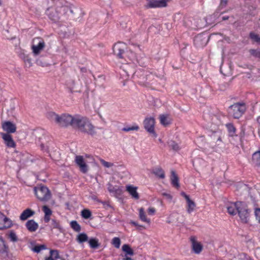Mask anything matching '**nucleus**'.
I'll return each instance as SVG.
<instances>
[{"label": "nucleus", "mask_w": 260, "mask_h": 260, "mask_svg": "<svg viewBox=\"0 0 260 260\" xmlns=\"http://www.w3.org/2000/svg\"><path fill=\"white\" fill-rule=\"evenodd\" d=\"M54 7H49L45 11V14L53 22L59 21L61 17L65 15L69 9V3L66 0H51Z\"/></svg>", "instance_id": "nucleus-1"}, {"label": "nucleus", "mask_w": 260, "mask_h": 260, "mask_svg": "<svg viewBox=\"0 0 260 260\" xmlns=\"http://www.w3.org/2000/svg\"><path fill=\"white\" fill-rule=\"evenodd\" d=\"M74 128L83 134L91 136H93L96 134V128L90 120L86 117L80 115H77Z\"/></svg>", "instance_id": "nucleus-2"}, {"label": "nucleus", "mask_w": 260, "mask_h": 260, "mask_svg": "<svg viewBox=\"0 0 260 260\" xmlns=\"http://www.w3.org/2000/svg\"><path fill=\"white\" fill-rule=\"evenodd\" d=\"M77 115H72L69 114H62L59 115L53 112L49 113L51 120L54 121L59 126L62 127L71 126L74 128Z\"/></svg>", "instance_id": "nucleus-3"}, {"label": "nucleus", "mask_w": 260, "mask_h": 260, "mask_svg": "<svg viewBox=\"0 0 260 260\" xmlns=\"http://www.w3.org/2000/svg\"><path fill=\"white\" fill-rule=\"evenodd\" d=\"M246 110L245 104L243 103H237L230 106L229 112L235 118H240Z\"/></svg>", "instance_id": "nucleus-4"}, {"label": "nucleus", "mask_w": 260, "mask_h": 260, "mask_svg": "<svg viewBox=\"0 0 260 260\" xmlns=\"http://www.w3.org/2000/svg\"><path fill=\"white\" fill-rule=\"evenodd\" d=\"M37 198L41 201H47L50 199L51 193L47 187L44 186H37L34 188Z\"/></svg>", "instance_id": "nucleus-5"}, {"label": "nucleus", "mask_w": 260, "mask_h": 260, "mask_svg": "<svg viewBox=\"0 0 260 260\" xmlns=\"http://www.w3.org/2000/svg\"><path fill=\"white\" fill-rule=\"evenodd\" d=\"M45 43L43 38L36 37L32 41L31 48L34 55H38L45 47Z\"/></svg>", "instance_id": "nucleus-6"}, {"label": "nucleus", "mask_w": 260, "mask_h": 260, "mask_svg": "<svg viewBox=\"0 0 260 260\" xmlns=\"http://www.w3.org/2000/svg\"><path fill=\"white\" fill-rule=\"evenodd\" d=\"M238 209V213L241 220L244 223H247L250 218V211L247 205L242 202L241 205L240 204Z\"/></svg>", "instance_id": "nucleus-7"}, {"label": "nucleus", "mask_w": 260, "mask_h": 260, "mask_svg": "<svg viewBox=\"0 0 260 260\" xmlns=\"http://www.w3.org/2000/svg\"><path fill=\"white\" fill-rule=\"evenodd\" d=\"M145 129L152 137L156 138L157 134L154 131L155 119L153 117H146L143 122Z\"/></svg>", "instance_id": "nucleus-8"}, {"label": "nucleus", "mask_w": 260, "mask_h": 260, "mask_svg": "<svg viewBox=\"0 0 260 260\" xmlns=\"http://www.w3.org/2000/svg\"><path fill=\"white\" fill-rule=\"evenodd\" d=\"M126 49V44L122 42H118L115 44L113 47L114 54L119 58L121 59L125 58Z\"/></svg>", "instance_id": "nucleus-9"}, {"label": "nucleus", "mask_w": 260, "mask_h": 260, "mask_svg": "<svg viewBox=\"0 0 260 260\" xmlns=\"http://www.w3.org/2000/svg\"><path fill=\"white\" fill-rule=\"evenodd\" d=\"M190 241L192 251L196 254H200L203 249L202 244L197 241L196 237L193 236L190 238Z\"/></svg>", "instance_id": "nucleus-10"}, {"label": "nucleus", "mask_w": 260, "mask_h": 260, "mask_svg": "<svg viewBox=\"0 0 260 260\" xmlns=\"http://www.w3.org/2000/svg\"><path fill=\"white\" fill-rule=\"evenodd\" d=\"M75 162L79 166L80 170L83 173H86L88 170V166L86 165L83 157L81 155H77L75 157Z\"/></svg>", "instance_id": "nucleus-11"}, {"label": "nucleus", "mask_w": 260, "mask_h": 260, "mask_svg": "<svg viewBox=\"0 0 260 260\" xmlns=\"http://www.w3.org/2000/svg\"><path fill=\"white\" fill-rule=\"evenodd\" d=\"M71 88L73 91L80 92L81 89L84 87L85 83L83 81L80 79L73 80L71 82Z\"/></svg>", "instance_id": "nucleus-12"}, {"label": "nucleus", "mask_w": 260, "mask_h": 260, "mask_svg": "<svg viewBox=\"0 0 260 260\" xmlns=\"http://www.w3.org/2000/svg\"><path fill=\"white\" fill-rule=\"evenodd\" d=\"M3 130L7 132L6 134L14 133L16 131V126L13 122L7 121L2 123Z\"/></svg>", "instance_id": "nucleus-13"}, {"label": "nucleus", "mask_w": 260, "mask_h": 260, "mask_svg": "<svg viewBox=\"0 0 260 260\" xmlns=\"http://www.w3.org/2000/svg\"><path fill=\"white\" fill-rule=\"evenodd\" d=\"M242 202H238L236 203H230L227 205L226 208L228 213L232 215H236L239 210L240 204L241 205Z\"/></svg>", "instance_id": "nucleus-14"}, {"label": "nucleus", "mask_w": 260, "mask_h": 260, "mask_svg": "<svg viewBox=\"0 0 260 260\" xmlns=\"http://www.w3.org/2000/svg\"><path fill=\"white\" fill-rule=\"evenodd\" d=\"M169 0H152L148 3L150 8L165 7Z\"/></svg>", "instance_id": "nucleus-15"}, {"label": "nucleus", "mask_w": 260, "mask_h": 260, "mask_svg": "<svg viewBox=\"0 0 260 260\" xmlns=\"http://www.w3.org/2000/svg\"><path fill=\"white\" fill-rule=\"evenodd\" d=\"M1 135L8 147H14L15 146V143L10 134L2 133Z\"/></svg>", "instance_id": "nucleus-16"}, {"label": "nucleus", "mask_w": 260, "mask_h": 260, "mask_svg": "<svg viewBox=\"0 0 260 260\" xmlns=\"http://www.w3.org/2000/svg\"><path fill=\"white\" fill-rule=\"evenodd\" d=\"M108 190L110 192L114 193V195L116 197L120 196L122 193V189L118 186H113L110 183L108 184Z\"/></svg>", "instance_id": "nucleus-17"}, {"label": "nucleus", "mask_w": 260, "mask_h": 260, "mask_svg": "<svg viewBox=\"0 0 260 260\" xmlns=\"http://www.w3.org/2000/svg\"><path fill=\"white\" fill-rule=\"evenodd\" d=\"M137 190V187L132 185H127L126 186V190L128 191L132 198L135 200H138L139 199V195Z\"/></svg>", "instance_id": "nucleus-18"}, {"label": "nucleus", "mask_w": 260, "mask_h": 260, "mask_svg": "<svg viewBox=\"0 0 260 260\" xmlns=\"http://www.w3.org/2000/svg\"><path fill=\"white\" fill-rule=\"evenodd\" d=\"M26 226L29 232H34L38 229L39 225L34 220L31 219L26 222Z\"/></svg>", "instance_id": "nucleus-19"}, {"label": "nucleus", "mask_w": 260, "mask_h": 260, "mask_svg": "<svg viewBox=\"0 0 260 260\" xmlns=\"http://www.w3.org/2000/svg\"><path fill=\"white\" fill-rule=\"evenodd\" d=\"M20 57L23 60L25 66L27 67H30L32 66V59L29 57L28 54H27L25 53L24 52H21L20 54Z\"/></svg>", "instance_id": "nucleus-20"}, {"label": "nucleus", "mask_w": 260, "mask_h": 260, "mask_svg": "<svg viewBox=\"0 0 260 260\" xmlns=\"http://www.w3.org/2000/svg\"><path fill=\"white\" fill-rule=\"evenodd\" d=\"M124 59H125L127 63H129L131 61L133 62L136 60V56L131 50H128L126 51L125 58H124Z\"/></svg>", "instance_id": "nucleus-21"}, {"label": "nucleus", "mask_w": 260, "mask_h": 260, "mask_svg": "<svg viewBox=\"0 0 260 260\" xmlns=\"http://www.w3.org/2000/svg\"><path fill=\"white\" fill-rule=\"evenodd\" d=\"M139 217L141 221L144 222L149 224L150 223V219L147 217L146 214L143 208L139 209Z\"/></svg>", "instance_id": "nucleus-22"}, {"label": "nucleus", "mask_w": 260, "mask_h": 260, "mask_svg": "<svg viewBox=\"0 0 260 260\" xmlns=\"http://www.w3.org/2000/svg\"><path fill=\"white\" fill-rule=\"evenodd\" d=\"M35 214V212L31 209L27 208L21 213L20 218L22 220H26L29 217L34 215Z\"/></svg>", "instance_id": "nucleus-23"}, {"label": "nucleus", "mask_w": 260, "mask_h": 260, "mask_svg": "<svg viewBox=\"0 0 260 260\" xmlns=\"http://www.w3.org/2000/svg\"><path fill=\"white\" fill-rule=\"evenodd\" d=\"M45 260H63L60 257L58 252L56 250H51L50 251V255L45 258Z\"/></svg>", "instance_id": "nucleus-24"}, {"label": "nucleus", "mask_w": 260, "mask_h": 260, "mask_svg": "<svg viewBox=\"0 0 260 260\" xmlns=\"http://www.w3.org/2000/svg\"><path fill=\"white\" fill-rule=\"evenodd\" d=\"M171 183L172 185L176 188H179L180 186L179 183V178L175 172L173 170L171 171Z\"/></svg>", "instance_id": "nucleus-25"}, {"label": "nucleus", "mask_w": 260, "mask_h": 260, "mask_svg": "<svg viewBox=\"0 0 260 260\" xmlns=\"http://www.w3.org/2000/svg\"><path fill=\"white\" fill-rule=\"evenodd\" d=\"M186 202H187V207H186L187 212L188 213L190 214L194 210L195 207H196V204L190 199L187 200Z\"/></svg>", "instance_id": "nucleus-26"}, {"label": "nucleus", "mask_w": 260, "mask_h": 260, "mask_svg": "<svg viewBox=\"0 0 260 260\" xmlns=\"http://www.w3.org/2000/svg\"><path fill=\"white\" fill-rule=\"evenodd\" d=\"M252 160L255 166H260V151H257L253 154Z\"/></svg>", "instance_id": "nucleus-27"}, {"label": "nucleus", "mask_w": 260, "mask_h": 260, "mask_svg": "<svg viewBox=\"0 0 260 260\" xmlns=\"http://www.w3.org/2000/svg\"><path fill=\"white\" fill-rule=\"evenodd\" d=\"M9 219L6 217L3 213L0 212V230L7 228L8 226L5 225V223L9 221Z\"/></svg>", "instance_id": "nucleus-28"}, {"label": "nucleus", "mask_w": 260, "mask_h": 260, "mask_svg": "<svg viewBox=\"0 0 260 260\" xmlns=\"http://www.w3.org/2000/svg\"><path fill=\"white\" fill-rule=\"evenodd\" d=\"M153 173L160 178H165V172L164 170L160 167L156 168L153 170Z\"/></svg>", "instance_id": "nucleus-29"}, {"label": "nucleus", "mask_w": 260, "mask_h": 260, "mask_svg": "<svg viewBox=\"0 0 260 260\" xmlns=\"http://www.w3.org/2000/svg\"><path fill=\"white\" fill-rule=\"evenodd\" d=\"M122 250L123 252H125L126 255H129L132 256L134 254V252L133 250L131 248L129 245L128 244H124L122 247Z\"/></svg>", "instance_id": "nucleus-30"}, {"label": "nucleus", "mask_w": 260, "mask_h": 260, "mask_svg": "<svg viewBox=\"0 0 260 260\" xmlns=\"http://www.w3.org/2000/svg\"><path fill=\"white\" fill-rule=\"evenodd\" d=\"M159 120L160 123L164 126H167L171 123L168 116L166 115H160L159 116Z\"/></svg>", "instance_id": "nucleus-31"}, {"label": "nucleus", "mask_w": 260, "mask_h": 260, "mask_svg": "<svg viewBox=\"0 0 260 260\" xmlns=\"http://www.w3.org/2000/svg\"><path fill=\"white\" fill-rule=\"evenodd\" d=\"M76 240L78 243H82L87 241L88 237L85 233H80L77 236Z\"/></svg>", "instance_id": "nucleus-32"}, {"label": "nucleus", "mask_w": 260, "mask_h": 260, "mask_svg": "<svg viewBox=\"0 0 260 260\" xmlns=\"http://www.w3.org/2000/svg\"><path fill=\"white\" fill-rule=\"evenodd\" d=\"M88 243L91 248L96 249L99 247L100 244L97 239L92 238L89 239Z\"/></svg>", "instance_id": "nucleus-33"}, {"label": "nucleus", "mask_w": 260, "mask_h": 260, "mask_svg": "<svg viewBox=\"0 0 260 260\" xmlns=\"http://www.w3.org/2000/svg\"><path fill=\"white\" fill-rule=\"evenodd\" d=\"M249 52L251 56L254 57L255 58H260V50L259 49H250L249 50Z\"/></svg>", "instance_id": "nucleus-34"}, {"label": "nucleus", "mask_w": 260, "mask_h": 260, "mask_svg": "<svg viewBox=\"0 0 260 260\" xmlns=\"http://www.w3.org/2000/svg\"><path fill=\"white\" fill-rule=\"evenodd\" d=\"M226 125L228 129L229 136L231 137H233L236 132L235 127L231 123L227 124Z\"/></svg>", "instance_id": "nucleus-35"}, {"label": "nucleus", "mask_w": 260, "mask_h": 260, "mask_svg": "<svg viewBox=\"0 0 260 260\" xmlns=\"http://www.w3.org/2000/svg\"><path fill=\"white\" fill-rule=\"evenodd\" d=\"M81 216L85 219H88L91 216V212L88 209H83L81 211Z\"/></svg>", "instance_id": "nucleus-36"}, {"label": "nucleus", "mask_w": 260, "mask_h": 260, "mask_svg": "<svg viewBox=\"0 0 260 260\" xmlns=\"http://www.w3.org/2000/svg\"><path fill=\"white\" fill-rule=\"evenodd\" d=\"M71 226L76 232H79L81 230V226L76 221H72L71 222Z\"/></svg>", "instance_id": "nucleus-37"}, {"label": "nucleus", "mask_w": 260, "mask_h": 260, "mask_svg": "<svg viewBox=\"0 0 260 260\" xmlns=\"http://www.w3.org/2000/svg\"><path fill=\"white\" fill-rule=\"evenodd\" d=\"M249 37L251 39L260 44V37L258 35L255 34L253 32H251L249 34Z\"/></svg>", "instance_id": "nucleus-38"}, {"label": "nucleus", "mask_w": 260, "mask_h": 260, "mask_svg": "<svg viewBox=\"0 0 260 260\" xmlns=\"http://www.w3.org/2000/svg\"><path fill=\"white\" fill-rule=\"evenodd\" d=\"M120 239L118 237H115L112 239V244L117 248H119L120 245Z\"/></svg>", "instance_id": "nucleus-39"}, {"label": "nucleus", "mask_w": 260, "mask_h": 260, "mask_svg": "<svg viewBox=\"0 0 260 260\" xmlns=\"http://www.w3.org/2000/svg\"><path fill=\"white\" fill-rule=\"evenodd\" d=\"M169 146L174 151H177L180 150V148L179 145L174 141H171L169 144Z\"/></svg>", "instance_id": "nucleus-40"}, {"label": "nucleus", "mask_w": 260, "mask_h": 260, "mask_svg": "<svg viewBox=\"0 0 260 260\" xmlns=\"http://www.w3.org/2000/svg\"><path fill=\"white\" fill-rule=\"evenodd\" d=\"M139 127L138 125H133L132 126H126L123 128L122 130L125 132H128L130 131H138Z\"/></svg>", "instance_id": "nucleus-41"}, {"label": "nucleus", "mask_w": 260, "mask_h": 260, "mask_svg": "<svg viewBox=\"0 0 260 260\" xmlns=\"http://www.w3.org/2000/svg\"><path fill=\"white\" fill-rule=\"evenodd\" d=\"M9 237L11 240L13 242H16L18 240V238L15 233L13 231H11L10 232Z\"/></svg>", "instance_id": "nucleus-42"}, {"label": "nucleus", "mask_w": 260, "mask_h": 260, "mask_svg": "<svg viewBox=\"0 0 260 260\" xmlns=\"http://www.w3.org/2000/svg\"><path fill=\"white\" fill-rule=\"evenodd\" d=\"M45 246L44 245H40L35 246L33 248L32 250L37 253H39L41 250L45 249Z\"/></svg>", "instance_id": "nucleus-43"}, {"label": "nucleus", "mask_w": 260, "mask_h": 260, "mask_svg": "<svg viewBox=\"0 0 260 260\" xmlns=\"http://www.w3.org/2000/svg\"><path fill=\"white\" fill-rule=\"evenodd\" d=\"M100 161L101 163L106 168H110L113 166V163L107 162L102 158L100 159Z\"/></svg>", "instance_id": "nucleus-44"}, {"label": "nucleus", "mask_w": 260, "mask_h": 260, "mask_svg": "<svg viewBox=\"0 0 260 260\" xmlns=\"http://www.w3.org/2000/svg\"><path fill=\"white\" fill-rule=\"evenodd\" d=\"M43 211L45 213V215H50L52 214V211L47 206H43Z\"/></svg>", "instance_id": "nucleus-45"}, {"label": "nucleus", "mask_w": 260, "mask_h": 260, "mask_svg": "<svg viewBox=\"0 0 260 260\" xmlns=\"http://www.w3.org/2000/svg\"><path fill=\"white\" fill-rule=\"evenodd\" d=\"M254 213L256 219L260 223V208H255Z\"/></svg>", "instance_id": "nucleus-46"}, {"label": "nucleus", "mask_w": 260, "mask_h": 260, "mask_svg": "<svg viewBox=\"0 0 260 260\" xmlns=\"http://www.w3.org/2000/svg\"><path fill=\"white\" fill-rule=\"evenodd\" d=\"M52 226L54 228L58 229L59 230H60V226L58 221H57L55 220L52 219L51 221Z\"/></svg>", "instance_id": "nucleus-47"}, {"label": "nucleus", "mask_w": 260, "mask_h": 260, "mask_svg": "<svg viewBox=\"0 0 260 260\" xmlns=\"http://www.w3.org/2000/svg\"><path fill=\"white\" fill-rule=\"evenodd\" d=\"M1 243L2 244H0V252L2 251L3 252H6L8 247L6 246L3 240H2Z\"/></svg>", "instance_id": "nucleus-48"}, {"label": "nucleus", "mask_w": 260, "mask_h": 260, "mask_svg": "<svg viewBox=\"0 0 260 260\" xmlns=\"http://www.w3.org/2000/svg\"><path fill=\"white\" fill-rule=\"evenodd\" d=\"M238 259L239 260H248V257L245 254L242 253L238 255Z\"/></svg>", "instance_id": "nucleus-49"}, {"label": "nucleus", "mask_w": 260, "mask_h": 260, "mask_svg": "<svg viewBox=\"0 0 260 260\" xmlns=\"http://www.w3.org/2000/svg\"><path fill=\"white\" fill-rule=\"evenodd\" d=\"M155 212V209L153 207H150L148 209V213L149 215H153Z\"/></svg>", "instance_id": "nucleus-50"}, {"label": "nucleus", "mask_w": 260, "mask_h": 260, "mask_svg": "<svg viewBox=\"0 0 260 260\" xmlns=\"http://www.w3.org/2000/svg\"><path fill=\"white\" fill-rule=\"evenodd\" d=\"M197 39L200 40H204L206 41V42H207L209 39V37H208L207 38V37H204L203 36H199L197 38Z\"/></svg>", "instance_id": "nucleus-51"}, {"label": "nucleus", "mask_w": 260, "mask_h": 260, "mask_svg": "<svg viewBox=\"0 0 260 260\" xmlns=\"http://www.w3.org/2000/svg\"><path fill=\"white\" fill-rule=\"evenodd\" d=\"M162 195L163 196L166 197V198L169 199V200H171L172 199V197L170 194H169L166 192L162 193Z\"/></svg>", "instance_id": "nucleus-52"}, {"label": "nucleus", "mask_w": 260, "mask_h": 260, "mask_svg": "<svg viewBox=\"0 0 260 260\" xmlns=\"http://www.w3.org/2000/svg\"><path fill=\"white\" fill-rule=\"evenodd\" d=\"M227 3H228L227 0H221L220 5V7L222 8L225 7Z\"/></svg>", "instance_id": "nucleus-53"}, {"label": "nucleus", "mask_w": 260, "mask_h": 260, "mask_svg": "<svg viewBox=\"0 0 260 260\" xmlns=\"http://www.w3.org/2000/svg\"><path fill=\"white\" fill-rule=\"evenodd\" d=\"M131 223L133 224L134 225L137 226L138 228H143V226L142 225L138 224L136 222L134 221H132L131 222Z\"/></svg>", "instance_id": "nucleus-54"}, {"label": "nucleus", "mask_w": 260, "mask_h": 260, "mask_svg": "<svg viewBox=\"0 0 260 260\" xmlns=\"http://www.w3.org/2000/svg\"><path fill=\"white\" fill-rule=\"evenodd\" d=\"M181 194V196H183L186 201L188 200V199H190L188 195H187L184 192H182Z\"/></svg>", "instance_id": "nucleus-55"}, {"label": "nucleus", "mask_w": 260, "mask_h": 260, "mask_svg": "<svg viewBox=\"0 0 260 260\" xmlns=\"http://www.w3.org/2000/svg\"><path fill=\"white\" fill-rule=\"evenodd\" d=\"M103 204L105 209H107L108 207H111L110 205L108 202H103Z\"/></svg>", "instance_id": "nucleus-56"}, {"label": "nucleus", "mask_w": 260, "mask_h": 260, "mask_svg": "<svg viewBox=\"0 0 260 260\" xmlns=\"http://www.w3.org/2000/svg\"><path fill=\"white\" fill-rule=\"evenodd\" d=\"M49 216L50 215H45L44 220L46 222H48L49 221V220H50Z\"/></svg>", "instance_id": "nucleus-57"}, {"label": "nucleus", "mask_w": 260, "mask_h": 260, "mask_svg": "<svg viewBox=\"0 0 260 260\" xmlns=\"http://www.w3.org/2000/svg\"><path fill=\"white\" fill-rule=\"evenodd\" d=\"M121 260H133L131 258L124 255V257L121 259Z\"/></svg>", "instance_id": "nucleus-58"}, {"label": "nucleus", "mask_w": 260, "mask_h": 260, "mask_svg": "<svg viewBox=\"0 0 260 260\" xmlns=\"http://www.w3.org/2000/svg\"><path fill=\"white\" fill-rule=\"evenodd\" d=\"M153 77V76L152 75H150L147 76V79L149 81L151 80V78Z\"/></svg>", "instance_id": "nucleus-59"}, {"label": "nucleus", "mask_w": 260, "mask_h": 260, "mask_svg": "<svg viewBox=\"0 0 260 260\" xmlns=\"http://www.w3.org/2000/svg\"><path fill=\"white\" fill-rule=\"evenodd\" d=\"M229 19V17L228 16H224L222 18V20H226Z\"/></svg>", "instance_id": "nucleus-60"}, {"label": "nucleus", "mask_w": 260, "mask_h": 260, "mask_svg": "<svg viewBox=\"0 0 260 260\" xmlns=\"http://www.w3.org/2000/svg\"><path fill=\"white\" fill-rule=\"evenodd\" d=\"M111 215H108L107 217V218L108 219V220H107V221H110V219H111Z\"/></svg>", "instance_id": "nucleus-61"}, {"label": "nucleus", "mask_w": 260, "mask_h": 260, "mask_svg": "<svg viewBox=\"0 0 260 260\" xmlns=\"http://www.w3.org/2000/svg\"><path fill=\"white\" fill-rule=\"evenodd\" d=\"M69 8L68 10H70L71 13H73V11L71 9V7L69 6Z\"/></svg>", "instance_id": "nucleus-62"}, {"label": "nucleus", "mask_w": 260, "mask_h": 260, "mask_svg": "<svg viewBox=\"0 0 260 260\" xmlns=\"http://www.w3.org/2000/svg\"><path fill=\"white\" fill-rule=\"evenodd\" d=\"M37 62H38V64H39V65H41V61H40L38 60V61H37Z\"/></svg>", "instance_id": "nucleus-63"}, {"label": "nucleus", "mask_w": 260, "mask_h": 260, "mask_svg": "<svg viewBox=\"0 0 260 260\" xmlns=\"http://www.w3.org/2000/svg\"><path fill=\"white\" fill-rule=\"evenodd\" d=\"M167 222L168 223H170L171 222V221L170 220H168L167 221Z\"/></svg>", "instance_id": "nucleus-64"}]
</instances>
